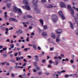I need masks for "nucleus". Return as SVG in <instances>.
Segmentation results:
<instances>
[{
  "label": "nucleus",
  "mask_w": 78,
  "mask_h": 78,
  "mask_svg": "<svg viewBox=\"0 0 78 78\" xmlns=\"http://www.w3.org/2000/svg\"><path fill=\"white\" fill-rule=\"evenodd\" d=\"M27 42H29V37H27Z\"/></svg>",
  "instance_id": "de8ad7c7"
},
{
  "label": "nucleus",
  "mask_w": 78,
  "mask_h": 78,
  "mask_svg": "<svg viewBox=\"0 0 78 78\" xmlns=\"http://www.w3.org/2000/svg\"><path fill=\"white\" fill-rule=\"evenodd\" d=\"M23 3L25 5H28V1L27 0H24L23 1Z\"/></svg>",
  "instance_id": "2eb2a0df"
},
{
  "label": "nucleus",
  "mask_w": 78,
  "mask_h": 78,
  "mask_svg": "<svg viewBox=\"0 0 78 78\" xmlns=\"http://www.w3.org/2000/svg\"><path fill=\"white\" fill-rule=\"evenodd\" d=\"M61 72L62 73H64V72H66V70H62L61 71Z\"/></svg>",
  "instance_id": "ea45409f"
},
{
  "label": "nucleus",
  "mask_w": 78,
  "mask_h": 78,
  "mask_svg": "<svg viewBox=\"0 0 78 78\" xmlns=\"http://www.w3.org/2000/svg\"><path fill=\"white\" fill-rule=\"evenodd\" d=\"M27 64V63H24V65H22V66H23V67H24V66H26V65Z\"/></svg>",
  "instance_id": "8fccbe9b"
},
{
  "label": "nucleus",
  "mask_w": 78,
  "mask_h": 78,
  "mask_svg": "<svg viewBox=\"0 0 78 78\" xmlns=\"http://www.w3.org/2000/svg\"><path fill=\"white\" fill-rule=\"evenodd\" d=\"M2 55L3 56H5V57H7V56H8V55L5 54H4Z\"/></svg>",
  "instance_id": "c9c22d12"
},
{
  "label": "nucleus",
  "mask_w": 78,
  "mask_h": 78,
  "mask_svg": "<svg viewBox=\"0 0 78 78\" xmlns=\"http://www.w3.org/2000/svg\"><path fill=\"white\" fill-rule=\"evenodd\" d=\"M9 20H10L9 22H11V21H13V22H18L17 20H16V19L12 17H10L9 19Z\"/></svg>",
  "instance_id": "6e6552de"
},
{
  "label": "nucleus",
  "mask_w": 78,
  "mask_h": 78,
  "mask_svg": "<svg viewBox=\"0 0 78 78\" xmlns=\"http://www.w3.org/2000/svg\"><path fill=\"white\" fill-rule=\"evenodd\" d=\"M42 3H45V2H46V0H41Z\"/></svg>",
  "instance_id": "72a5a7b5"
},
{
  "label": "nucleus",
  "mask_w": 78,
  "mask_h": 78,
  "mask_svg": "<svg viewBox=\"0 0 78 78\" xmlns=\"http://www.w3.org/2000/svg\"><path fill=\"white\" fill-rule=\"evenodd\" d=\"M38 75H41L42 74V72L40 71L37 73Z\"/></svg>",
  "instance_id": "393cba45"
},
{
  "label": "nucleus",
  "mask_w": 78,
  "mask_h": 78,
  "mask_svg": "<svg viewBox=\"0 0 78 78\" xmlns=\"http://www.w3.org/2000/svg\"><path fill=\"white\" fill-rule=\"evenodd\" d=\"M19 32L20 34H22L23 33V31L22 30V29H20L19 30Z\"/></svg>",
  "instance_id": "aec40b11"
},
{
  "label": "nucleus",
  "mask_w": 78,
  "mask_h": 78,
  "mask_svg": "<svg viewBox=\"0 0 78 78\" xmlns=\"http://www.w3.org/2000/svg\"><path fill=\"white\" fill-rule=\"evenodd\" d=\"M27 17H28V18H32V17H31V16L29 15H27Z\"/></svg>",
  "instance_id": "7c9ffc66"
},
{
  "label": "nucleus",
  "mask_w": 78,
  "mask_h": 78,
  "mask_svg": "<svg viewBox=\"0 0 78 78\" xmlns=\"http://www.w3.org/2000/svg\"><path fill=\"white\" fill-rule=\"evenodd\" d=\"M14 10L15 12H17V14L19 16H21L22 14V12L20 9H18L16 6H14Z\"/></svg>",
  "instance_id": "f03ea898"
},
{
  "label": "nucleus",
  "mask_w": 78,
  "mask_h": 78,
  "mask_svg": "<svg viewBox=\"0 0 78 78\" xmlns=\"http://www.w3.org/2000/svg\"><path fill=\"white\" fill-rule=\"evenodd\" d=\"M17 55H18V53L17 52H16V53H15V56H17Z\"/></svg>",
  "instance_id": "c03bdc74"
},
{
  "label": "nucleus",
  "mask_w": 78,
  "mask_h": 78,
  "mask_svg": "<svg viewBox=\"0 0 78 78\" xmlns=\"http://www.w3.org/2000/svg\"><path fill=\"white\" fill-rule=\"evenodd\" d=\"M10 57H11V58H13V57H14V55H13V54H10Z\"/></svg>",
  "instance_id": "473e14b6"
},
{
  "label": "nucleus",
  "mask_w": 78,
  "mask_h": 78,
  "mask_svg": "<svg viewBox=\"0 0 78 78\" xmlns=\"http://www.w3.org/2000/svg\"><path fill=\"white\" fill-rule=\"evenodd\" d=\"M51 36L52 38H53V39H55V38H56V36L55 35H54V33H52Z\"/></svg>",
  "instance_id": "ddd939ff"
},
{
  "label": "nucleus",
  "mask_w": 78,
  "mask_h": 78,
  "mask_svg": "<svg viewBox=\"0 0 78 78\" xmlns=\"http://www.w3.org/2000/svg\"><path fill=\"white\" fill-rule=\"evenodd\" d=\"M16 58V61H19V60H20V59H23V56H21V57H20L19 58V57H17Z\"/></svg>",
  "instance_id": "9b49d317"
},
{
  "label": "nucleus",
  "mask_w": 78,
  "mask_h": 78,
  "mask_svg": "<svg viewBox=\"0 0 78 78\" xmlns=\"http://www.w3.org/2000/svg\"><path fill=\"white\" fill-rule=\"evenodd\" d=\"M61 8H66V5L63 2H62L60 3Z\"/></svg>",
  "instance_id": "1a4fd4ad"
},
{
  "label": "nucleus",
  "mask_w": 78,
  "mask_h": 78,
  "mask_svg": "<svg viewBox=\"0 0 78 78\" xmlns=\"http://www.w3.org/2000/svg\"><path fill=\"white\" fill-rule=\"evenodd\" d=\"M52 62V60H50L49 61V63H50V64H51Z\"/></svg>",
  "instance_id": "6e6d98bb"
},
{
  "label": "nucleus",
  "mask_w": 78,
  "mask_h": 78,
  "mask_svg": "<svg viewBox=\"0 0 78 78\" xmlns=\"http://www.w3.org/2000/svg\"><path fill=\"white\" fill-rule=\"evenodd\" d=\"M69 23H70V27L72 29H73V24H72V22H69Z\"/></svg>",
  "instance_id": "a211bd4d"
},
{
  "label": "nucleus",
  "mask_w": 78,
  "mask_h": 78,
  "mask_svg": "<svg viewBox=\"0 0 78 78\" xmlns=\"http://www.w3.org/2000/svg\"><path fill=\"white\" fill-rule=\"evenodd\" d=\"M9 61H10V62H13V63H15V60H10Z\"/></svg>",
  "instance_id": "a878e982"
},
{
  "label": "nucleus",
  "mask_w": 78,
  "mask_h": 78,
  "mask_svg": "<svg viewBox=\"0 0 78 78\" xmlns=\"http://www.w3.org/2000/svg\"><path fill=\"white\" fill-rule=\"evenodd\" d=\"M33 70L34 72H36V70L35 69H33Z\"/></svg>",
  "instance_id": "a19ab883"
},
{
  "label": "nucleus",
  "mask_w": 78,
  "mask_h": 78,
  "mask_svg": "<svg viewBox=\"0 0 78 78\" xmlns=\"http://www.w3.org/2000/svg\"><path fill=\"white\" fill-rule=\"evenodd\" d=\"M23 8L24 9H27V10H28V11H30V5H24L22 6Z\"/></svg>",
  "instance_id": "423d86ee"
},
{
  "label": "nucleus",
  "mask_w": 78,
  "mask_h": 78,
  "mask_svg": "<svg viewBox=\"0 0 78 78\" xmlns=\"http://www.w3.org/2000/svg\"><path fill=\"white\" fill-rule=\"evenodd\" d=\"M10 46V47H11L12 48H14V45L13 44H12V45H11Z\"/></svg>",
  "instance_id": "bb28decb"
},
{
  "label": "nucleus",
  "mask_w": 78,
  "mask_h": 78,
  "mask_svg": "<svg viewBox=\"0 0 78 78\" xmlns=\"http://www.w3.org/2000/svg\"><path fill=\"white\" fill-rule=\"evenodd\" d=\"M53 63L54 65H55L56 66L58 65L59 64V63H58V62L57 61H55V62H53Z\"/></svg>",
  "instance_id": "f8f14e48"
},
{
  "label": "nucleus",
  "mask_w": 78,
  "mask_h": 78,
  "mask_svg": "<svg viewBox=\"0 0 78 78\" xmlns=\"http://www.w3.org/2000/svg\"><path fill=\"white\" fill-rule=\"evenodd\" d=\"M15 69H19V68H21V69H23V67L22 66H14Z\"/></svg>",
  "instance_id": "f3484780"
},
{
  "label": "nucleus",
  "mask_w": 78,
  "mask_h": 78,
  "mask_svg": "<svg viewBox=\"0 0 78 78\" xmlns=\"http://www.w3.org/2000/svg\"><path fill=\"white\" fill-rule=\"evenodd\" d=\"M56 6H53L51 4H50L48 6H47V8H56Z\"/></svg>",
  "instance_id": "9d476101"
},
{
  "label": "nucleus",
  "mask_w": 78,
  "mask_h": 78,
  "mask_svg": "<svg viewBox=\"0 0 78 78\" xmlns=\"http://www.w3.org/2000/svg\"><path fill=\"white\" fill-rule=\"evenodd\" d=\"M34 64L35 66V67H37V63L36 62H34Z\"/></svg>",
  "instance_id": "b1692460"
},
{
  "label": "nucleus",
  "mask_w": 78,
  "mask_h": 78,
  "mask_svg": "<svg viewBox=\"0 0 78 78\" xmlns=\"http://www.w3.org/2000/svg\"><path fill=\"white\" fill-rule=\"evenodd\" d=\"M44 30H47V26H44Z\"/></svg>",
  "instance_id": "cd10ccee"
},
{
  "label": "nucleus",
  "mask_w": 78,
  "mask_h": 78,
  "mask_svg": "<svg viewBox=\"0 0 78 78\" xmlns=\"http://www.w3.org/2000/svg\"><path fill=\"white\" fill-rule=\"evenodd\" d=\"M0 64H2V65H5V62H4L3 63L1 62Z\"/></svg>",
  "instance_id": "603ef678"
},
{
  "label": "nucleus",
  "mask_w": 78,
  "mask_h": 78,
  "mask_svg": "<svg viewBox=\"0 0 78 78\" xmlns=\"http://www.w3.org/2000/svg\"><path fill=\"white\" fill-rule=\"evenodd\" d=\"M33 2L34 3V5L36 6L35 8V10L37 12V14H39L40 12V10L39 9L37 8V3L38 2V0H33Z\"/></svg>",
  "instance_id": "f257e3e1"
},
{
  "label": "nucleus",
  "mask_w": 78,
  "mask_h": 78,
  "mask_svg": "<svg viewBox=\"0 0 78 78\" xmlns=\"http://www.w3.org/2000/svg\"><path fill=\"white\" fill-rule=\"evenodd\" d=\"M3 47V46H0V49H1V48H2Z\"/></svg>",
  "instance_id": "338daca9"
},
{
  "label": "nucleus",
  "mask_w": 78,
  "mask_h": 78,
  "mask_svg": "<svg viewBox=\"0 0 78 78\" xmlns=\"http://www.w3.org/2000/svg\"><path fill=\"white\" fill-rule=\"evenodd\" d=\"M61 57H62V58H63L64 57V55L61 54Z\"/></svg>",
  "instance_id": "69168bd1"
},
{
  "label": "nucleus",
  "mask_w": 78,
  "mask_h": 78,
  "mask_svg": "<svg viewBox=\"0 0 78 78\" xmlns=\"http://www.w3.org/2000/svg\"><path fill=\"white\" fill-rule=\"evenodd\" d=\"M38 50H41V48L39 46L38 47Z\"/></svg>",
  "instance_id": "58836bf2"
},
{
  "label": "nucleus",
  "mask_w": 78,
  "mask_h": 78,
  "mask_svg": "<svg viewBox=\"0 0 78 78\" xmlns=\"http://www.w3.org/2000/svg\"><path fill=\"white\" fill-rule=\"evenodd\" d=\"M75 57V56H74V55H72V58L73 59H74V58Z\"/></svg>",
  "instance_id": "09e8293b"
},
{
  "label": "nucleus",
  "mask_w": 78,
  "mask_h": 78,
  "mask_svg": "<svg viewBox=\"0 0 78 78\" xmlns=\"http://www.w3.org/2000/svg\"><path fill=\"white\" fill-rule=\"evenodd\" d=\"M65 78H68L69 76H70L68 74H66L65 75Z\"/></svg>",
  "instance_id": "c756f323"
},
{
  "label": "nucleus",
  "mask_w": 78,
  "mask_h": 78,
  "mask_svg": "<svg viewBox=\"0 0 78 78\" xmlns=\"http://www.w3.org/2000/svg\"><path fill=\"white\" fill-rule=\"evenodd\" d=\"M25 75H26V74L25 73H24L22 74V76H25Z\"/></svg>",
  "instance_id": "49530a36"
},
{
  "label": "nucleus",
  "mask_w": 78,
  "mask_h": 78,
  "mask_svg": "<svg viewBox=\"0 0 78 78\" xmlns=\"http://www.w3.org/2000/svg\"><path fill=\"white\" fill-rule=\"evenodd\" d=\"M2 9L3 10L6 9V7L4 6V7H2Z\"/></svg>",
  "instance_id": "5fc2aeb1"
},
{
  "label": "nucleus",
  "mask_w": 78,
  "mask_h": 78,
  "mask_svg": "<svg viewBox=\"0 0 78 78\" xmlns=\"http://www.w3.org/2000/svg\"><path fill=\"white\" fill-rule=\"evenodd\" d=\"M36 68V69L37 70H40L41 69H40V68H39V67L37 66V67H35Z\"/></svg>",
  "instance_id": "5701e85b"
},
{
  "label": "nucleus",
  "mask_w": 78,
  "mask_h": 78,
  "mask_svg": "<svg viewBox=\"0 0 78 78\" xmlns=\"http://www.w3.org/2000/svg\"><path fill=\"white\" fill-rule=\"evenodd\" d=\"M58 13L59 15H60V16H61V17L62 18V20H64L66 19V18H65L64 16V15H63V14H62V11H59L58 12Z\"/></svg>",
  "instance_id": "39448f33"
},
{
  "label": "nucleus",
  "mask_w": 78,
  "mask_h": 78,
  "mask_svg": "<svg viewBox=\"0 0 78 78\" xmlns=\"http://www.w3.org/2000/svg\"><path fill=\"white\" fill-rule=\"evenodd\" d=\"M56 34H61L62 33V30L61 29H58L55 31Z\"/></svg>",
  "instance_id": "0eeeda50"
},
{
  "label": "nucleus",
  "mask_w": 78,
  "mask_h": 78,
  "mask_svg": "<svg viewBox=\"0 0 78 78\" xmlns=\"http://www.w3.org/2000/svg\"><path fill=\"white\" fill-rule=\"evenodd\" d=\"M67 6L68 9H69V11H71V14L72 16L73 17H74V11H73V9H71V6L70 5H68Z\"/></svg>",
  "instance_id": "7ed1b4c3"
},
{
  "label": "nucleus",
  "mask_w": 78,
  "mask_h": 78,
  "mask_svg": "<svg viewBox=\"0 0 78 78\" xmlns=\"http://www.w3.org/2000/svg\"><path fill=\"white\" fill-rule=\"evenodd\" d=\"M3 51H4L5 50H6V49H7V48H3Z\"/></svg>",
  "instance_id": "3c124183"
},
{
  "label": "nucleus",
  "mask_w": 78,
  "mask_h": 78,
  "mask_svg": "<svg viewBox=\"0 0 78 78\" xmlns=\"http://www.w3.org/2000/svg\"><path fill=\"white\" fill-rule=\"evenodd\" d=\"M19 77H20L21 78H23V77H22V76L21 75H19Z\"/></svg>",
  "instance_id": "0e129e2a"
},
{
  "label": "nucleus",
  "mask_w": 78,
  "mask_h": 78,
  "mask_svg": "<svg viewBox=\"0 0 78 78\" xmlns=\"http://www.w3.org/2000/svg\"><path fill=\"white\" fill-rule=\"evenodd\" d=\"M24 50L25 51H27V50H28V48H24Z\"/></svg>",
  "instance_id": "4d7b16f0"
},
{
  "label": "nucleus",
  "mask_w": 78,
  "mask_h": 78,
  "mask_svg": "<svg viewBox=\"0 0 78 78\" xmlns=\"http://www.w3.org/2000/svg\"><path fill=\"white\" fill-rule=\"evenodd\" d=\"M61 72H57V73H58V75H61Z\"/></svg>",
  "instance_id": "79ce46f5"
},
{
  "label": "nucleus",
  "mask_w": 78,
  "mask_h": 78,
  "mask_svg": "<svg viewBox=\"0 0 78 78\" xmlns=\"http://www.w3.org/2000/svg\"><path fill=\"white\" fill-rule=\"evenodd\" d=\"M70 62L71 64H73L74 62L73 60H71L70 61Z\"/></svg>",
  "instance_id": "e433bc0d"
},
{
  "label": "nucleus",
  "mask_w": 78,
  "mask_h": 78,
  "mask_svg": "<svg viewBox=\"0 0 78 78\" xmlns=\"http://www.w3.org/2000/svg\"><path fill=\"white\" fill-rule=\"evenodd\" d=\"M5 29H6V27H2V30L3 31H5Z\"/></svg>",
  "instance_id": "c85d7f7f"
},
{
  "label": "nucleus",
  "mask_w": 78,
  "mask_h": 78,
  "mask_svg": "<svg viewBox=\"0 0 78 78\" xmlns=\"http://www.w3.org/2000/svg\"><path fill=\"white\" fill-rule=\"evenodd\" d=\"M45 74L46 75H49V73L48 72H47L45 73Z\"/></svg>",
  "instance_id": "4c0bfd02"
},
{
  "label": "nucleus",
  "mask_w": 78,
  "mask_h": 78,
  "mask_svg": "<svg viewBox=\"0 0 78 78\" xmlns=\"http://www.w3.org/2000/svg\"><path fill=\"white\" fill-rule=\"evenodd\" d=\"M3 50H0V53H2V52H3Z\"/></svg>",
  "instance_id": "774afa93"
},
{
  "label": "nucleus",
  "mask_w": 78,
  "mask_h": 78,
  "mask_svg": "<svg viewBox=\"0 0 78 78\" xmlns=\"http://www.w3.org/2000/svg\"><path fill=\"white\" fill-rule=\"evenodd\" d=\"M48 67H49V68H51V65H49L48 66Z\"/></svg>",
  "instance_id": "bf43d9fd"
},
{
  "label": "nucleus",
  "mask_w": 78,
  "mask_h": 78,
  "mask_svg": "<svg viewBox=\"0 0 78 78\" xmlns=\"http://www.w3.org/2000/svg\"><path fill=\"white\" fill-rule=\"evenodd\" d=\"M46 62V60L45 59H43L42 60V63H45Z\"/></svg>",
  "instance_id": "2f4dec72"
},
{
  "label": "nucleus",
  "mask_w": 78,
  "mask_h": 78,
  "mask_svg": "<svg viewBox=\"0 0 78 78\" xmlns=\"http://www.w3.org/2000/svg\"><path fill=\"white\" fill-rule=\"evenodd\" d=\"M39 21L41 23V24L42 26L44 25V21L42 19H40Z\"/></svg>",
  "instance_id": "4468645a"
},
{
  "label": "nucleus",
  "mask_w": 78,
  "mask_h": 78,
  "mask_svg": "<svg viewBox=\"0 0 78 78\" xmlns=\"http://www.w3.org/2000/svg\"><path fill=\"white\" fill-rule=\"evenodd\" d=\"M11 76L12 77H14V74L13 73H12L11 74Z\"/></svg>",
  "instance_id": "37998d69"
},
{
  "label": "nucleus",
  "mask_w": 78,
  "mask_h": 78,
  "mask_svg": "<svg viewBox=\"0 0 78 78\" xmlns=\"http://www.w3.org/2000/svg\"><path fill=\"white\" fill-rule=\"evenodd\" d=\"M72 67L73 69H75L76 67V66H75L74 65H72Z\"/></svg>",
  "instance_id": "a18cd8bd"
},
{
  "label": "nucleus",
  "mask_w": 78,
  "mask_h": 78,
  "mask_svg": "<svg viewBox=\"0 0 78 78\" xmlns=\"http://www.w3.org/2000/svg\"><path fill=\"white\" fill-rule=\"evenodd\" d=\"M9 74H10L9 73H7L6 74V75H7L8 76H9Z\"/></svg>",
  "instance_id": "e2e57ef3"
},
{
  "label": "nucleus",
  "mask_w": 78,
  "mask_h": 78,
  "mask_svg": "<svg viewBox=\"0 0 78 78\" xmlns=\"http://www.w3.org/2000/svg\"><path fill=\"white\" fill-rule=\"evenodd\" d=\"M75 22H77V18H76V17H75Z\"/></svg>",
  "instance_id": "864d4df0"
},
{
  "label": "nucleus",
  "mask_w": 78,
  "mask_h": 78,
  "mask_svg": "<svg viewBox=\"0 0 78 78\" xmlns=\"http://www.w3.org/2000/svg\"><path fill=\"white\" fill-rule=\"evenodd\" d=\"M33 47L34 48V49L35 50H37V48H36V45H33Z\"/></svg>",
  "instance_id": "6ab92c4d"
},
{
  "label": "nucleus",
  "mask_w": 78,
  "mask_h": 78,
  "mask_svg": "<svg viewBox=\"0 0 78 78\" xmlns=\"http://www.w3.org/2000/svg\"><path fill=\"white\" fill-rule=\"evenodd\" d=\"M11 6V3H9L7 5V6L8 8H9L10 6Z\"/></svg>",
  "instance_id": "412c9836"
},
{
  "label": "nucleus",
  "mask_w": 78,
  "mask_h": 78,
  "mask_svg": "<svg viewBox=\"0 0 78 78\" xmlns=\"http://www.w3.org/2000/svg\"><path fill=\"white\" fill-rule=\"evenodd\" d=\"M51 18L54 22H56L57 20H58V17H57L56 15L55 14L52 15Z\"/></svg>",
  "instance_id": "20e7f679"
},
{
  "label": "nucleus",
  "mask_w": 78,
  "mask_h": 78,
  "mask_svg": "<svg viewBox=\"0 0 78 78\" xmlns=\"http://www.w3.org/2000/svg\"><path fill=\"white\" fill-rule=\"evenodd\" d=\"M42 35L43 36H47V34H46V33L45 32H43L42 33Z\"/></svg>",
  "instance_id": "4be33fe9"
},
{
  "label": "nucleus",
  "mask_w": 78,
  "mask_h": 78,
  "mask_svg": "<svg viewBox=\"0 0 78 78\" xmlns=\"http://www.w3.org/2000/svg\"><path fill=\"white\" fill-rule=\"evenodd\" d=\"M56 41L57 42H59V41H60V40H59V39H58V38H57L56 39Z\"/></svg>",
  "instance_id": "f704fd0d"
},
{
  "label": "nucleus",
  "mask_w": 78,
  "mask_h": 78,
  "mask_svg": "<svg viewBox=\"0 0 78 78\" xmlns=\"http://www.w3.org/2000/svg\"><path fill=\"white\" fill-rule=\"evenodd\" d=\"M13 28L12 27H11L10 28H9V30H13Z\"/></svg>",
  "instance_id": "052dcab7"
},
{
  "label": "nucleus",
  "mask_w": 78,
  "mask_h": 78,
  "mask_svg": "<svg viewBox=\"0 0 78 78\" xmlns=\"http://www.w3.org/2000/svg\"><path fill=\"white\" fill-rule=\"evenodd\" d=\"M16 45L17 46V47H19V43H17L16 44Z\"/></svg>",
  "instance_id": "13d9d810"
},
{
  "label": "nucleus",
  "mask_w": 78,
  "mask_h": 78,
  "mask_svg": "<svg viewBox=\"0 0 78 78\" xmlns=\"http://www.w3.org/2000/svg\"><path fill=\"white\" fill-rule=\"evenodd\" d=\"M27 57H28V58H31V56L30 55H28Z\"/></svg>",
  "instance_id": "680f3d73"
},
{
  "label": "nucleus",
  "mask_w": 78,
  "mask_h": 78,
  "mask_svg": "<svg viewBox=\"0 0 78 78\" xmlns=\"http://www.w3.org/2000/svg\"><path fill=\"white\" fill-rule=\"evenodd\" d=\"M34 57H35V58H35V60H36V61H39V59L38 58L39 57H38V56H37L36 55H35L34 56Z\"/></svg>",
  "instance_id": "dca6fc26"
}]
</instances>
